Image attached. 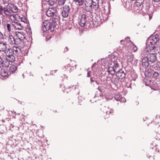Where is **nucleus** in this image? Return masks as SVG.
<instances>
[{
	"label": "nucleus",
	"instance_id": "39448f33",
	"mask_svg": "<svg viewBox=\"0 0 160 160\" xmlns=\"http://www.w3.org/2000/svg\"><path fill=\"white\" fill-rule=\"evenodd\" d=\"M91 3L88 4V2L86 1L85 2V4L87 7H88L89 10L92 9L94 10H98L99 6V1H90Z\"/></svg>",
	"mask_w": 160,
	"mask_h": 160
},
{
	"label": "nucleus",
	"instance_id": "473e14b6",
	"mask_svg": "<svg viewBox=\"0 0 160 160\" xmlns=\"http://www.w3.org/2000/svg\"><path fill=\"white\" fill-rule=\"evenodd\" d=\"M115 99L117 101H120L122 99V95L119 93H116L114 96Z\"/></svg>",
	"mask_w": 160,
	"mask_h": 160
},
{
	"label": "nucleus",
	"instance_id": "ea45409f",
	"mask_svg": "<svg viewBox=\"0 0 160 160\" xmlns=\"http://www.w3.org/2000/svg\"><path fill=\"white\" fill-rule=\"evenodd\" d=\"M64 68L65 69H65V70H67V71H69V72H70V71H69V70H68V69H70V66L68 65L64 66Z\"/></svg>",
	"mask_w": 160,
	"mask_h": 160
},
{
	"label": "nucleus",
	"instance_id": "4be33fe9",
	"mask_svg": "<svg viewBox=\"0 0 160 160\" xmlns=\"http://www.w3.org/2000/svg\"><path fill=\"white\" fill-rule=\"evenodd\" d=\"M132 1H123L122 2L124 6L128 10L131 9L132 4Z\"/></svg>",
	"mask_w": 160,
	"mask_h": 160
},
{
	"label": "nucleus",
	"instance_id": "bb28decb",
	"mask_svg": "<svg viewBox=\"0 0 160 160\" xmlns=\"http://www.w3.org/2000/svg\"><path fill=\"white\" fill-rule=\"evenodd\" d=\"M8 75V71L7 69L2 68L0 71V75L2 77H5Z\"/></svg>",
	"mask_w": 160,
	"mask_h": 160
},
{
	"label": "nucleus",
	"instance_id": "f257e3e1",
	"mask_svg": "<svg viewBox=\"0 0 160 160\" xmlns=\"http://www.w3.org/2000/svg\"><path fill=\"white\" fill-rule=\"evenodd\" d=\"M149 1H135L134 3L133 10L137 13L142 14L143 15L149 13L150 5Z\"/></svg>",
	"mask_w": 160,
	"mask_h": 160
},
{
	"label": "nucleus",
	"instance_id": "393cba45",
	"mask_svg": "<svg viewBox=\"0 0 160 160\" xmlns=\"http://www.w3.org/2000/svg\"><path fill=\"white\" fill-rule=\"evenodd\" d=\"M117 69H116L114 67H109L108 69V74H111V75H114L116 71V70Z\"/></svg>",
	"mask_w": 160,
	"mask_h": 160
},
{
	"label": "nucleus",
	"instance_id": "ddd939ff",
	"mask_svg": "<svg viewBox=\"0 0 160 160\" xmlns=\"http://www.w3.org/2000/svg\"><path fill=\"white\" fill-rule=\"evenodd\" d=\"M87 21L86 16L85 14H83L79 17L78 22L79 25L82 27H84Z\"/></svg>",
	"mask_w": 160,
	"mask_h": 160
},
{
	"label": "nucleus",
	"instance_id": "c756f323",
	"mask_svg": "<svg viewBox=\"0 0 160 160\" xmlns=\"http://www.w3.org/2000/svg\"><path fill=\"white\" fill-rule=\"evenodd\" d=\"M8 40L9 42L11 44H14L15 38L12 35H9L8 38Z\"/></svg>",
	"mask_w": 160,
	"mask_h": 160
},
{
	"label": "nucleus",
	"instance_id": "f8f14e48",
	"mask_svg": "<svg viewBox=\"0 0 160 160\" xmlns=\"http://www.w3.org/2000/svg\"><path fill=\"white\" fill-rule=\"evenodd\" d=\"M156 49V46L151 45L150 43H147L146 50L148 52L155 53Z\"/></svg>",
	"mask_w": 160,
	"mask_h": 160
},
{
	"label": "nucleus",
	"instance_id": "13d9d810",
	"mask_svg": "<svg viewBox=\"0 0 160 160\" xmlns=\"http://www.w3.org/2000/svg\"><path fill=\"white\" fill-rule=\"evenodd\" d=\"M98 99H95L94 100V101L95 102H96L97 100H98Z\"/></svg>",
	"mask_w": 160,
	"mask_h": 160
},
{
	"label": "nucleus",
	"instance_id": "aec40b11",
	"mask_svg": "<svg viewBox=\"0 0 160 160\" xmlns=\"http://www.w3.org/2000/svg\"><path fill=\"white\" fill-rule=\"evenodd\" d=\"M116 76L119 79H122L124 78L126 75V73L122 70H119L116 72Z\"/></svg>",
	"mask_w": 160,
	"mask_h": 160
},
{
	"label": "nucleus",
	"instance_id": "2eb2a0df",
	"mask_svg": "<svg viewBox=\"0 0 160 160\" xmlns=\"http://www.w3.org/2000/svg\"><path fill=\"white\" fill-rule=\"evenodd\" d=\"M7 8L14 13H16L18 11V8L13 4L8 3L7 5Z\"/></svg>",
	"mask_w": 160,
	"mask_h": 160
},
{
	"label": "nucleus",
	"instance_id": "37998d69",
	"mask_svg": "<svg viewBox=\"0 0 160 160\" xmlns=\"http://www.w3.org/2000/svg\"><path fill=\"white\" fill-rule=\"evenodd\" d=\"M124 41L126 43H128L130 41V38L128 37L126 38L124 40Z\"/></svg>",
	"mask_w": 160,
	"mask_h": 160
},
{
	"label": "nucleus",
	"instance_id": "8fccbe9b",
	"mask_svg": "<svg viewBox=\"0 0 160 160\" xmlns=\"http://www.w3.org/2000/svg\"><path fill=\"white\" fill-rule=\"evenodd\" d=\"M5 131L3 130L0 131V133L1 134H2L5 133Z\"/></svg>",
	"mask_w": 160,
	"mask_h": 160
},
{
	"label": "nucleus",
	"instance_id": "680f3d73",
	"mask_svg": "<svg viewBox=\"0 0 160 160\" xmlns=\"http://www.w3.org/2000/svg\"><path fill=\"white\" fill-rule=\"evenodd\" d=\"M70 88H71V87H70Z\"/></svg>",
	"mask_w": 160,
	"mask_h": 160
},
{
	"label": "nucleus",
	"instance_id": "2f4dec72",
	"mask_svg": "<svg viewBox=\"0 0 160 160\" xmlns=\"http://www.w3.org/2000/svg\"><path fill=\"white\" fill-rule=\"evenodd\" d=\"M9 69L10 72L13 73L17 69V67L16 65H12L10 67Z\"/></svg>",
	"mask_w": 160,
	"mask_h": 160
},
{
	"label": "nucleus",
	"instance_id": "423d86ee",
	"mask_svg": "<svg viewBox=\"0 0 160 160\" xmlns=\"http://www.w3.org/2000/svg\"><path fill=\"white\" fill-rule=\"evenodd\" d=\"M42 30L43 32H45L50 29L52 31L53 30V26H52V23L48 21H46L42 23Z\"/></svg>",
	"mask_w": 160,
	"mask_h": 160
},
{
	"label": "nucleus",
	"instance_id": "c85d7f7f",
	"mask_svg": "<svg viewBox=\"0 0 160 160\" xmlns=\"http://www.w3.org/2000/svg\"><path fill=\"white\" fill-rule=\"evenodd\" d=\"M127 60L128 62L132 63L133 61V55L131 52H128L127 57Z\"/></svg>",
	"mask_w": 160,
	"mask_h": 160
},
{
	"label": "nucleus",
	"instance_id": "72a5a7b5",
	"mask_svg": "<svg viewBox=\"0 0 160 160\" xmlns=\"http://www.w3.org/2000/svg\"><path fill=\"white\" fill-rule=\"evenodd\" d=\"M8 8L6 9L5 8H3V12L7 16H10L11 15V12Z\"/></svg>",
	"mask_w": 160,
	"mask_h": 160
},
{
	"label": "nucleus",
	"instance_id": "9b49d317",
	"mask_svg": "<svg viewBox=\"0 0 160 160\" xmlns=\"http://www.w3.org/2000/svg\"><path fill=\"white\" fill-rule=\"evenodd\" d=\"M10 62L7 59L5 58L3 59L0 56V68L2 67H8L10 65Z\"/></svg>",
	"mask_w": 160,
	"mask_h": 160
},
{
	"label": "nucleus",
	"instance_id": "de8ad7c7",
	"mask_svg": "<svg viewBox=\"0 0 160 160\" xmlns=\"http://www.w3.org/2000/svg\"><path fill=\"white\" fill-rule=\"evenodd\" d=\"M68 50V47H65V48L64 49V52H67Z\"/></svg>",
	"mask_w": 160,
	"mask_h": 160
},
{
	"label": "nucleus",
	"instance_id": "f3484780",
	"mask_svg": "<svg viewBox=\"0 0 160 160\" xmlns=\"http://www.w3.org/2000/svg\"><path fill=\"white\" fill-rule=\"evenodd\" d=\"M8 45L6 42L0 41V52H5L7 49Z\"/></svg>",
	"mask_w": 160,
	"mask_h": 160
},
{
	"label": "nucleus",
	"instance_id": "5fc2aeb1",
	"mask_svg": "<svg viewBox=\"0 0 160 160\" xmlns=\"http://www.w3.org/2000/svg\"><path fill=\"white\" fill-rule=\"evenodd\" d=\"M153 1L155 2H159V1H157V0H156V1Z\"/></svg>",
	"mask_w": 160,
	"mask_h": 160
},
{
	"label": "nucleus",
	"instance_id": "09e8293b",
	"mask_svg": "<svg viewBox=\"0 0 160 160\" xmlns=\"http://www.w3.org/2000/svg\"><path fill=\"white\" fill-rule=\"evenodd\" d=\"M160 115H157L156 116V118H155V120H156V119H160Z\"/></svg>",
	"mask_w": 160,
	"mask_h": 160
},
{
	"label": "nucleus",
	"instance_id": "f03ea898",
	"mask_svg": "<svg viewBox=\"0 0 160 160\" xmlns=\"http://www.w3.org/2000/svg\"><path fill=\"white\" fill-rule=\"evenodd\" d=\"M145 75L146 77L149 78L156 79L159 78V73L156 70L154 71L152 70L151 68H148L146 69Z\"/></svg>",
	"mask_w": 160,
	"mask_h": 160
},
{
	"label": "nucleus",
	"instance_id": "0eeeda50",
	"mask_svg": "<svg viewBox=\"0 0 160 160\" xmlns=\"http://www.w3.org/2000/svg\"><path fill=\"white\" fill-rule=\"evenodd\" d=\"M118 57L114 54L112 55L110 57V60L111 62V65L116 69L119 67V64L118 62Z\"/></svg>",
	"mask_w": 160,
	"mask_h": 160
},
{
	"label": "nucleus",
	"instance_id": "e433bc0d",
	"mask_svg": "<svg viewBox=\"0 0 160 160\" xmlns=\"http://www.w3.org/2000/svg\"><path fill=\"white\" fill-rule=\"evenodd\" d=\"M23 40H20L18 38H16V39H15L14 44L18 45L20 44L21 42Z\"/></svg>",
	"mask_w": 160,
	"mask_h": 160
},
{
	"label": "nucleus",
	"instance_id": "6e6d98bb",
	"mask_svg": "<svg viewBox=\"0 0 160 160\" xmlns=\"http://www.w3.org/2000/svg\"><path fill=\"white\" fill-rule=\"evenodd\" d=\"M123 101V102H126V100L125 99V98H124Z\"/></svg>",
	"mask_w": 160,
	"mask_h": 160
},
{
	"label": "nucleus",
	"instance_id": "5701e85b",
	"mask_svg": "<svg viewBox=\"0 0 160 160\" xmlns=\"http://www.w3.org/2000/svg\"><path fill=\"white\" fill-rule=\"evenodd\" d=\"M14 56H19L21 55V49L18 46H13L12 47Z\"/></svg>",
	"mask_w": 160,
	"mask_h": 160
},
{
	"label": "nucleus",
	"instance_id": "b1692460",
	"mask_svg": "<svg viewBox=\"0 0 160 160\" xmlns=\"http://www.w3.org/2000/svg\"><path fill=\"white\" fill-rule=\"evenodd\" d=\"M57 12L54 8H49L46 12V15L48 17H52Z\"/></svg>",
	"mask_w": 160,
	"mask_h": 160
},
{
	"label": "nucleus",
	"instance_id": "9d476101",
	"mask_svg": "<svg viewBox=\"0 0 160 160\" xmlns=\"http://www.w3.org/2000/svg\"><path fill=\"white\" fill-rule=\"evenodd\" d=\"M150 63L152 64L155 62L157 60V58L155 53H150L147 56Z\"/></svg>",
	"mask_w": 160,
	"mask_h": 160
},
{
	"label": "nucleus",
	"instance_id": "6e6552de",
	"mask_svg": "<svg viewBox=\"0 0 160 160\" xmlns=\"http://www.w3.org/2000/svg\"><path fill=\"white\" fill-rule=\"evenodd\" d=\"M46 1V4L50 6L55 5V7H58L63 5L64 4L65 1H58V3H56L55 1Z\"/></svg>",
	"mask_w": 160,
	"mask_h": 160
},
{
	"label": "nucleus",
	"instance_id": "7c9ffc66",
	"mask_svg": "<svg viewBox=\"0 0 160 160\" xmlns=\"http://www.w3.org/2000/svg\"><path fill=\"white\" fill-rule=\"evenodd\" d=\"M119 79L116 76L113 77L111 79V82L114 84L117 85L119 83Z\"/></svg>",
	"mask_w": 160,
	"mask_h": 160
},
{
	"label": "nucleus",
	"instance_id": "7ed1b4c3",
	"mask_svg": "<svg viewBox=\"0 0 160 160\" xmlns=\"http://www.w3.org/2000/svg\"><path fill=\"white\" fill-rule=\"evenodd\" d=\"M4 53L6 54L5 58L7 60L11 62H13L15 61L16 58L12 48H8Z\"/></svg>",
	"mask_w": 160,
	"mask_h": 160
},
{
	"label": "nucleus",
	"instance_id": "6ab92c4d",
	"mask_svg": "<svg viewBox=\"0 0 160 160\" xmlns=\"http://www.w3.org/2000/svg\"><path fill=\"white\" fill-rule=\"evenodd\" d=\"M142 65L143 67L147 68L150 64L147 56H145L142 58Z\"/></svg>",
	"mask_w": 160,
	"mask_h": 160
},
{
	"label": "nucleus",
	"instance_id": "bf43d9fd",
	"mask_svg": "<svg viewBox=\"0 0 160 160\" xmlns=\"http://www.w3.org/2000/svg\"><path fill=\"white\" fill-rule=\"evenodd\" d=\"M159 45L160 46V39H159Z\"/></svg>",
	"mask_w": 160,
	"mask_h": 160
},
{
	"label": "nucleus",
	"instance_id": "a878e982",
	"mask_svg": "<svg viewBox=\"0 0 160 160\" xmlns=\"http://www.w3.org/2000/svg\"><path fill=\"white\" fill-rule=\"evenodd\" d=\"M15 35L20 40H23L25 38V36L23 32H15Z\"/></svg>",
	"mask_w": 160,
	"mask_h": 160
},
{
	"label": "nucleus",
	"instance_id": "a211bd4d",
	"mask_svg": "<svg viewBox=\"0 0 160 160\" xmlns=\"http://www.w3.org/2000/svg\"><path fill=\"white\" fill-rule=\"evenodd\" d=\"M102 18V17H99V16H97L95 17L94 18H93V23L95 25H96L97 26L100 25L102 23L104 22V20H102V21H101V18Z\"/></svg>",
	"mask_w": 160,
	"mask_h": 160
},
{
	"label": "nucleus",
	"instance_id": "58836bf2",
	"mask_svg": "<svg viewBox=\"0 0 160 160\" xmlns=\"http://www.w3.org/2000/svg\"><path fill=\"white\" fill-rule=\"evenodd\" d=\"M131 47L133 48V50L134 52H135L137 50V48L136 46L133 43H132L131 44Z\"/></svg>",
	"mask_w": 160,
	"mask_h": 160
},
{
	"label": "nucleus",
	"instance_id": "052dcab7",
	"mask_svg": "<svg viewBox=\"0 0 160 160\" xmlns=\"http://www.w3.org/2000/svg\"><path fill=\"white\" fill-rule=\"evenodd\" d=\"M56 71H57V70H56L55 71V72H56Z\"/></svg>",
	"mask_w": 160,
	"mask_h": 160
},
{
	"label": "nucleus",
	"instance_id": "603ef678",
	"mask_svg": "<svg viewBox=\"0 0 160 160\" xmlns=\"http://www.w3.org/2000/svg\"><path fill=\"white\" fill-rule=\"evenodd\" d=\"M96 83L98 84H100V82L97 80V79L96 80V81L95 82Z\"/></svg>",
	"mask_w": 160,
	"mask_h": 160
},
{
	"label": "nucleus",
	"instance_id": "dca6fc26",
	"mask_svg": "<svg viewBox=\"0 0 160 160\" xmlns=\"http://www.w3.org/2000/svg\"><path fill=\"white\" fill-rule=\"evenodd\" d=\"M103 113L104 115L105 116L106 118H108L109 117V115L112 114L113 112V110L108 107H105L103 109Z\"/></svg>",
	"mask_w": 160,
	"mask_h": 160
},
{
	"label": "nucleus",
	"instance_id": "c9c22d12",
	"mask_svg": "<svg viewBox=\"0 0 160 160\" xmlns=\"http://www.w3.org/2000/svg\"><path fill=\"white\" fill-rule=\"evenodd\" d=\"M6 27L7 28V29L8 31L10 32H11L12 31V23L10 24L9 23H7L6 24Z\"/></svg>",
	"mask_w": 160,
	"mask_h": 160
},
{
	"label": "nucleus",
	"instance_id": "3c124183",
	"mask_svg": "<svg viewBox=\"0 0 160 160\" xmlns=\"http://www.w3.org/2000/svg\"><path fill=\"white\" fill-rule=\"evenodd\" d=\"M121 42L123 44H124V43H125V42L124 41V40H121Z\"/></svg>",
	"mask_w": 160,
	"mask_h": 160
},
{
	"label": "nucleus",
	"instance_id": "864d4df0",
	"mask_svg": "<svg viewBox=\"0 0 160 160\" xmlns=\"http://www.w3.org/2000/svg\"><path fill=\"white\" fill-rule=\"evenodd\" d=\"M101 87H98V91H101Z\"/></svg>",
	"mask_w": 160,
	"mask_h": 160
},
{
	"label": "nucleus",
	"instance_id": "1a4fd4ad",
	"mask_svg": "<svg viewBox=\"0 0 160 160\" xmlns=\"http://www.w3.org/2000/svg\"><path fill=\"white\" fill-rule=\"evenodd\" d=\"M70 8L68 5H65L64 6L62 11V15L63 17L64 18H67L69 13Z\"/></svg>",
	"mask_w": 160,
	"mask_h": 160
},
{
	"label": "nucleus",
	"instance_id": "79ce46f5",
	"mask_svg": "<svg viewBox=\"0 0 160 160\" xmlns=\"http://www.w3.org/2000/svg\"><path fill=\"white\" fill-rule=\"evenodd\" d=\"M21 20L22 22H24L25 23H27V19L25 18H22L21 19Z\"/></svg>",
	"mask_w": 160,
	"mask_h": 160
},
{
	"label": "nucleus",
	"instance_id": "20e7f679",
	"mask_svg": "<svg viewBox=\"0 0 160 160\" xmlns=\"http://www.w3.org/2000/svg\"><path fill=\"white\" fill-rule=\"evenodd\" d=\"M159 36L158 34L151 35L147 40L148 43L155 46L159 41Z\"/></svg>",
	"mask_w": 160,
	"mask_h": 160
},
{
	"label": "nucleus",
	"instance_id": "4468645a",
	"mask_svg": "<svg viewBox=\"0 0 160 160\" xmlns=\"http://www.w3.org/2000/svg\"><path fill=\"white\" fill-rule=\"evenodd\" d=\"M52 17V26H53V28H54L56 27L57 25V22L58 21L59 17V16L57 12H56L55 14L53 15Z\"/></svg>",
	"mask_w": 160,
	"mask_h": 160
},
{
	"label": "nucleus",
	"instance_id": "cd10ccee",
	"mask_svg": "<svg viewBox=\"0 0 160 160\" xmlns=\"http://www.w3.org/2000/svg\"><path fill=\"white\" fill-rule=\"evenodd\" d=\"M87 77H90V81L91 82H95L97 79V77L96 76H92V73L91 72H88Z\"/></svg>",
	"mask_w": 160,
	"mask_h": 160
},
{
	"label": "nucleus",
	"instance_id": "49530a36",
	"mask_svg": "<svg viewBox=\"0 0 160 160\" xmlns=\"http://www.w3.org/2000/svg\"><path fill=\"white\" fill-rule=\"evenodd\" d=\"M108 76H109V75H108V76L106 77V78L105 79V80L107 81H109L110 80H111V79Z\"/></svg>",
	"mask_w": 160,
	"mask_h": 160
},
{
	"label": "nucleus",
	"instance_id": "f704fd0d",
	"mask_svg": "<svg viewBox=\"0 0 160 160\" xmlns=\"http://www.w3.org/2000/svg\"><path fill=\"white\" fill-rule=\"evenodd\" d=\"M102 96V92L101 91H98L96 92L95 94V96L94 97L93 99L98 98L99 97Z\"/></svg>",
	"mask_w": 160,
	"mask_h": 160
},
{
	"label": "nucleus",
	"instance_id": "4d7b16f0",
	"mask_svg": "<svg viewBox=\"0 0 160 160\" xmlns=\"http://www.w3.org/2000/svg\"><path fill=\"white\" fill-rule=\"evenodd\" d=\"M103 19H105V17H104V16H106V15L105 14H103Z\"/></svg>",
	"mask_w": 160,
	"mask_h": 160
},
{
	"label": "nucleus",
	"instance_id": "c03bdc74",
	"mask_svg": "<svg viewBox=\"0 0 160 160\" xmlns=\"http://www.w3.org/2000/svg\"><path fill=\"white\" fill-rule=\"evenodd\" d=\"M100 17H102V18H101V20H100L101 21H102V20H104V22L106 20H107V17H105V19H103V15H101V16H100Z\"/></svg>",
	"mask_w": 160,
	"mask_h": 160
},
{
	"label": "nucleus",
	"instance_id": "4c0bfd02",
	"mask_svg": "<svg viewBox=\"0 0 160 160\" xmlns=\"http://www.w3.org/2000/svg\"><path fill=\"white\" fill-rule=\"evenodd\" d=\"M75 1V3L77 5L80 6L82 5L83 4L84 1Z\"/></svg>",
	"mask_w": 160,
	"mask_h": 160
},
{
	"label": "nucleus",
	"instance_id": "412c9836",
	"mask_svg": "<svg viewBox=\"0 0 160 160\" xmlns=\"http://www.w3.org/2000/svg\"><path fill=\"white\" fill-rule=\"evenodd\" d=\"M13 28L17 30H22L23 28V27L22 26L20 22H13L12 23Z\"/></svg>",
	"mask_w": 160,
	"mask_h": 160
},
{
	"label": "nucleus",
	"instance_id": "a19ab883",
	"mask_svg": "<svg viewBox=\"0 0 160 160\" xmlns=\"http://www.w3.org/2000/svg\"><path fill=\"white\" fill-rule=\"evenodd\" d=\"M145 82V85L146 86H148L150 82V80H148L146 79L144 80Z\"/></svg>",
	"mask_w": 160,
	"mask_h": 160
},
{
	"label": "nucleus",
	"instance_id": "a18cd8bd",
	"mask_svg": "<svg viewBox=\"0 0 160 160\" xmlns=\"http://www.w3.org/2000/svg\"><path fill=\"white\" fill-rule=\"evenodd\" d=\"M3 12V8L1 6L0 7V15L2 14Z\"/></svg>",
	"mask_w": 160,
	"mask_h": 160
}]
</instances>
